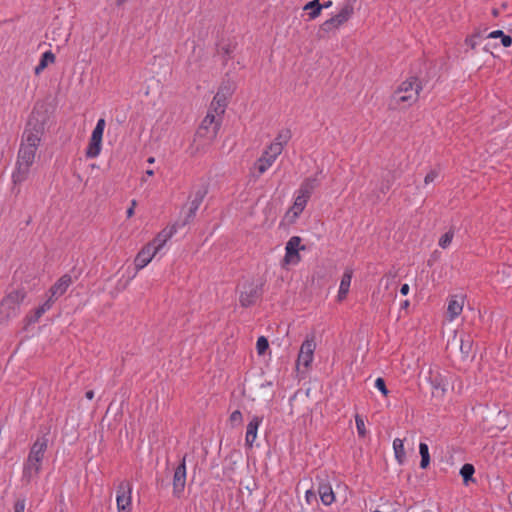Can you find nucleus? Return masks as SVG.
I'll return each instance as SVG.
<instances>
[{
    "label": "nucleus",
    "mask_w": 512,
    "mask_h": 512,
    "mask_svg": "<svg viewBox=\"0 0 512 512\" xmlns=\"http://www.w3.org/2000/svg\"><path fill=\"white\" fill-rule=\"evenodd\" d=\"M422 83L417 77H410L401 82L389 98L390 110L406 109L418 101Z\"/></svg>",
    "instance_id": "f257e3e1"
},
{
    "label": "nucleus",
    "mask_w": 512,
    "mask_h": 512,
    "mask_svg": "<svg viewBox=\"0 0 512 512\" xmlns=\"http://www.w3.org/2000/svg\"><path fill=\"white\" fill-rule=\"evenodd\" d=\"M47 435L38 437L30 448L28 457L24 463L22 480L30 483L41 471L42 461L48 447Z\"/></svg>",
    "instance_id": "f03ea898"
},
{
    "label": "nucleus",
    "mask_w": 512,
    "mask_h": 512,
    "mask_svg": "<svg viewBox=\"0 0 512 512\" xmlns=\"http://www.w3.org/2000/svg\"><path fill=\"white\" fill-rule=\"evenodd\" d=\"M356 2L357 0H344L339 11L320 25L317 38L325 39L331 34H336L340 27L353 17Z\"/></svg>",
    "instance_id": "7ed1b4c3"
},
{
    "label": "nucleus",
    "mask_w": 512,
    "mask_h": 512,
    "mask_svg": "<svg viewBox=\"0 0 512 512\" xmlns=\"http://www.w3.org/2000/svg\"><path fill=\"white\" fill-rule=\"evenodd\" d=\"M27 296L25 288L20 287L8 292L0 301V323L9 321L20 314V307Z\"/></svg>",
    "instance_id": "20e7f679"
},
{
    "label": "nucleus",
    "mask_w": 512,
    "mask_h": 512,
    "mask_svg": "<svg viewBox=\"0 0 512 512\" xmlns=\"http://www.w3.org/2000/svg\"><path fill=\"white\" fill-rule=\"evenodd\" d=\"M36 152L37 149L35 148L20 145L16 169L12 174L14 184H20L27 179L30 167L34 163Z\"/></svg>",
    "instance_id": "39448f33"
},
{
    "label": "nucleus",
    "mask_w": 512,
    "mask_h": 512,
    "mask_svg": "<svg viewBox=\"0 0 512 512\" xmlns=\"http://www.w3.org/2000/svg\"><path fill=\"white\" fill-rule=\"evenodd\" d=\"M44 134V122L33 112L22 135L21 144L38 150Z\"/></svg>",
    "instance_id": "423d86ee"
},
{
    "label": "nucleus",
    "mask_w": 512,
    "mask_h": 512,
    "mask_svg": "<svg viewBox=\"0 0 512 512\" xmlns=\"http://www.w3.org/2000/svg\"><path fill=\"white\" fill-rule=\"evenodd\" d=\"M106 126V122L104 118H100L95 128L92 131L89 144L86 148L85 155L87 158H96L100 152L102 147V137L104 133V129Z\"/></svg>",
    "instance_id": "0eeeda50"
},
{
    "label": "nucleus",
    "mask_w": 512,
    "mask_h": 512,
    "mask_svg": "<svg viewBox=\"0 0 512 512\" xmlns=\"http://www.w3.org/2000/svg\"><path fill=\"white\" fill-rule=\"evenodd\" d=\"M263 284L250 282L243 286L240 292L239 302L242 307H250L262 296Z\"/></svg>",
    "instance_id": "6e6552de"
},
{
    "label": "nucleus",
    "mask_w": 512,
    "mask_h": 512,
    "mask_svg": "<svg viewBox=\"0 0 512 512\" xmlns=\"http://www.w3.org/2000/svg\"><path fill=\"white\" fill-rule=\"evenodd\" d=\"M116 503L117 512H131L132 485L129 481H122L117 487Z\"/></svg>",
    "instance_id": "1a4fd4ad"
},
{
    "label": "nucleus",
    "mask_w": 512,
    "mask_h": 512,
    "mask_svg": "<svg viewBox=\"0 0 512 512\" xmlns=\"http://www.w3.org/2000/svg\"><path fill=\"white\" fill-rule=\"evenodd\" d=\"M428 381L432 388V395L437 398L444 397L449 382L447 377L438 368L429 370Z\"/></svg>",
    "instance_id": "9d476101"
},
{
    "label": "nucleus",
    "mask_w": 512,
    "mask_h": 512,
    "mask_svg": "<svg viewBox=\"0 0 512 512\" xmlns=\"http://www.w3.org/2000/svg\"><path fill=\"white\" fill-rule=\"evenodd\" d=\"M186 457L187 455H184L178 466L174 470L173 475V495L176 498H180L184 492L185 485H186Z\"/></svg>",
    "instance_id": "9b49d317"
},
{
    "label": "nucleus",
    "mask_w": 512,
    "mask_h": 512,
    "mask_svg": "<svg viewBox=\"0 0 512 512\" xmlns=\"http://www.w3.org/2000/svg\"><path fill=\"white\" fill-rule=\"evenodd\" d=\"M315 348L314 336L306 337L298 353L297 365H303L305 368H308L313 361Z\"/></svg>",
    "instance_id": "f8f14e48"
},
{
    "label": "nucleus",
    "mask_w": 512,
    "mask_h": 512,
    "mask_svg": "<svg viewBox=\"0 0 512 512\" xmlns=\"http://www.w3.org/2000/svg\"><path fill=\"white\" fill-rule=\"evenodd\" d=\"M316 481L318 483L317 492L319 494L321 502L325 506H329L332 503H334L335 494H334L331 484L327 480V476H324V477L317 476Z\"/></svg>",
    "instance_id": "ddd939ff"
},
{
    "label": "nucleus",
    "mask_w": 512,
    "mask_h": 512,
    "mask_svg": "<svg viewBox=\"0 0 512 512\" xmlns=\"http://www.w3.org/2000/svg\"><path fill=\"white\" fill-rule=\"evenodd\" d=\"M158 250L155 248L154 244L148 243L145 245L136 255L134 259V264L136 271L141 270L145 266H147L153 257L157 254Z\"/></svg>",
    "instance_id": "4468645a"
},
{
    "label": "nucleus",
    "mask_w": 512,
    "mask_h": 512,
    "mask_svg": "<svg viewBox=\"0 0 512 512\" xmlns=\"http://www.w3.org/2000/svg\"><path fill=\"white\" fill-rule=\"evenodd\" d=\"M221 121L222 116L216 115L212 109H209L201 123L200 130H206L211 134V137H215L220 129Z\"/></svg>",
    "instance_id": "2eb2a0df"
},
{
    "label": "nucleus",
    "mask_w": 512,
    "mask_h": 512,
    "mask_svg": "<svg viewBox=\"0 0 512 512\" xmlns=\"http://www.w3.org/2000/svg\"><path fill=\"white\" fill-rule=\"evenodd\" d=\"M301 238L298 236L291 237L286 243L284 261L286 263H297L300 260L299 250L304 249V246L300 247Z\"/></svg>",
    "instance_id": "dca6fc26"
},
{
    "label": "nucleus",
    "mask_w": 512,
    "mask_h": 512,
    "mask_svg": "<svg viewBox=\"0 0 512 512\" xmlns=\"http://www.w3.org/2000/svg\"><path fill=\"white\" fill-rule=\"evenodd\" d=\"M72 284V278L70 275L65 274L61 276L53 286L49 289L50 298L54 301L58 299L60 296H62L69 286Z\"/></svg>",
    "instance_id": "f3484780"
},
{
    "label": "nucleus",
    "mask_w": 512,
    "mask_h": 512,
    "mask_svg": "<svg viewBox=\"0 0 512 512\" xmlns=\"http://www.w3.org/2000/svg\"><path fill=\"white\" fill-rule=\"evenodd\" d=\"M262 421V417L254 416L247 425L245 443L250 448L253 446V443L257 438V431Z\"/></svg>",
    "instance_id": "a211bd4d"
},
{
    "label": "nucleus",
    "mask_w": 512,
    "mask_h": 512,
    "mask_svg": "<svg viewBox=\"0 0 512 512\" xmlns=\"http://www.w3.org/2000/svg\"><path fill=\"white\" fill-rule=\"evenodd\" d=\"M352 276H353L352 268H346L342 275L339 290H338L337 300L339 302L343 301L347 297V294L349 292L350 285H351Z\"/></svg>",
    "instance_id": "6ab92c4d"
},
{
    "label": "nucleus",
    "mask_w": 512,
    "mask_h": 512,
    "mask_svg": "<svg viewBox=\"0 0 512 512\" xmlns=\"http://www.w3.org/2000/svg\"><path fill=\"white\" fill-rule=\"evenodd\" d=\"M460 351L464 359L474 356V341L470 334L461 333L459 336Z\"/></svg>",
    "instance_id": "aec40b11"
},
{
    "label": "nucleus",
    "mask_w": 512,
    "mask_h": 512,
    "mask_svg": "<svg viewBox=\"0 0 512 512\" xmlns=\"http://www.w3.org/2000/svg\"><path fill=\"white\" fill-rule=\"evenodd\" d=\"M204 195H205V193L202 191H197L195 193L194 198L189 203V211L187 213L185 220L181 224L182 226H185L186 224H188L195 217L196 212L199 209V207L204 199Z\"/></svg>",
    "instance_id": "412c9836"
},
{
    "label": "nucleus",
    "mask_w": 512,
    "mask_h": 512,
    "mask_svg": "<svg viewBox=\"0 0 512 512\" xmlns=\"http://www.w3.org/2000/svg\"><path fill=\"white\" fill-rule=\"evenodd\" d=\"M227 106V99L224 93H222V89H220L216 95L214 96L209 109H212L216 115H221L225 113V109Z\"/></svg>",
    "instance_id": "4be33fe9"
},
{
    "label": "nucleus",
    "mask_w": 512,
    "mask_h": 512,
    "mask_svg": "<svg viewBox=\"0 0 512 512\" xmlns=\"http://www.w3.org/2000/svg\"><path fill=\"white\" fill-rule=\"evenodd\" d=\"M177 226L173 225L170 228L163 229L156 238L151 242V244H154L155 248L159 251L166 242L176 233Z\"/></svg>",
    "instance_id": "5701e85b"
},
{
    "label": "nucleus",
    "mask_w": 512,
    "mask_h": 512,
    "mask_svg": "<svg viewBox=\"0 0 512 512\" xmlns=\"http://www.w3.org/2000/svg\"><path fill=\"white\" fill-rule=\"evenodd\" d=\"M320 185L318 174L306 178L300 185V193H304L306 197H311L314 190Z\"/></svg>",
    "instance_id": "b1692460"
},
{
    "label": "nucleus",
    "mask_w": 512,
    "mask_h": 512,
    "mask_svg": "<svg viewBox=\"0 0 512 512\" xmlns=\"http://www.w3.org/2000/svg\"><path fill=\"white\" fill-rule=\"evenodd\" d=\"M464 301L462 298L452 297L448 302L447 314L450 321L458 317L463 310Z\"/></svg>",
    "instance_id": "393cba45"
},
{
    "label": "nucleus",
    "mask_w": 512,
    "mask_h": 512,
    "mask_svg": "<svg viewBox=\"0 0 512 512\" xmlns=\"http://www.w3.org/2000/svg\"><path fill=\"white\" fill-rule=\"evenodd\" d=\"M275 158L266 155V152H263L262 156L256 162V168L259 174L265 173L275 162Z\"/></svg>",
    "instance_id": "a878e982"
},
{
    "label": "nucleus",
    "mask_w": 512,
    "mask_h": 512,
    "mask_svg": "<svg viewBox=\"0 0 512 512\" xmlns=\"http://www.w3.org/2000/svg\"><path fill=\"white\" fill-rule=\"evenodd\" d=\"M297 193L298 194H297V196L294 200V204L292 206V211L294 213V216H298L300 213H302V211L306 207L307 202L310 198V197H306L304 193H300L299 190Z\"/></svg>",
    "instance_id": "bb28decb"
},
{
    "label": "nucleus",
    "mask_w": 512,
    "mask_h": 512,
    "mask_svg": "<svg viewBox=\"0 0 512 512\" xmlns=\"http://www.w3.org/2000/svg\"><path fill=\"white\" fill-rule=\"evenodd\" d=\"M53 303L54 300L49 297L42 305L35 309L34 315L30 318L29 321L33 323L38 322L41 316L52 308Z\"/></svg>",
    "instance_id": "cd10ccee"
},
{
    "label": "nucleus",
    "mask_w": 512,
    "mask_h": 512,
    "mask_svg": "<svg viewBox=\"0 0 512 512\" xmlns=\"http://www.w3.org/2000/svg\"><path fill=\"white\" fill-rule=\"evenodd\" d=\"M393 449H394L396 460L398 461L399 464H402L406 458L403 440H401L399 438L394 439Z\"/></svg>",
    "instance_id": "c85d7f7f"
},
{
    "label": "nucleus",
    "mask_w": 512,
    "mask_h": 512,
    "mask_svg": "<svg viewBox=\"0 0 512 512\" xmlns=\"http://www.w3.org/2000/svg\"><path fill=\"white\" fill-rule=\"evenodd\" d=\"M303 9L309 11V18L313 20L316 19L321 14L322 6H320L318 0H313L308 2Z\"/></svg>",
    "instance_id": "c756f323"
},
{
    "label": "nucleus",
    "mask_w": 512,
    "mask_h": 512,
    "mask_svg": "<svg viewBox=\"0 0 512 512\" xmlns=\"http://www.w3.org/2000/svg\"><path fill=\"white\" fill-rule=\"evenodd\" d=\"M475 468L472 464L466 463L460 469V475L462 476L463 482L467 485L470 481L474 482L473 475Z\"/></svg>",
    "instance_id": "7c9ffc66"
},
{
    "label": "nucleus",
    "mask_w": 512,
    "mask_h": 512,
    "mask_svg": "<svg viewBox=\"0 0 512 512\" xmlns=\"http://www.w3.org/2000/svg\"><path fill=\"white\" fill-rule=\"evenodd\" d=\"M419 453L421 456L420 467L425 469L430 463L429 448L426 443L421 442L419 445Z\"/></svg>",
    "instance_id": "2f4dec72"
},
{
    "label": "nucleus",
    "mask_w": 512,
    "mask_h": 512,
    "mask_svg": "<svg viewBox=\"0 0 512 512\" xmlns=\"http://www.w3.org/2000/svg\"><path fill=\"white\" fill-rule=\"evenodd\" d=\"M290 138H291V131L289 129H283V130L279 131V133L277 134V136L273 142L280 144V146H282V148H284V146L288 143Z\"/></svg>",
    "instance_id": "473e14b6"
},
{
    "label": "nucleus",
    "mask_w": 512,
    "mask_h": 512,
    "mask_svg": "<svg viewBox=\"0 0 512 512\" xmlns=\"http://www.w3.org/2000/svg\"><path fill=\"white\" fill-rule=\"evenodd\" d=\"M453 237H454V230L453 229H450L449 231H447L445 234H443L440 239H439V242H438V245L442 248V249H446L450 246L452 240H453Z\"/></svg>",
    "instance_id": "72a5a7b5"
},
{
    "label": "nucleus",
    "mask_w": 512,
    "mask_h": 512,
    "mask_svg": "<svg viewBox=\"0 0 512 512\" xmlns=\"http://www.w3.org/2000/svg\"><path fill=\"white\" fill-rule=\"evenodd\" d=\"M282 151H283V148H282V146H280V144L272 142L265 149L264 152H266V155L274 157L275 159H277V157L282 153Z\"/></svg>",
    "instance_id": "f704fd0d"
},
{
    "label": "nucleus",
    "mask_w": 512,
    "mask_h": 512,
    "mask_svg": "<svg viewBox=\"0 0 512 512\" xmlns=\"http://www.w3.org/2000/svg\"><path fill=\"white\" fill-rule=\"evenodd\" d=\"M268 347H269V342H268L267 338L264 336H260L256 342V349H257L258 354L259 355L264 354L265 351L268 349Z\"/></svg>",
    "instance_id": "c9c22d12"
},
{
    "label": "nucleus",
    "mask_w": 512,
    "mask_h": 512,
    "mask_svg": "<svg viewBox=\"0 0 512 512\" xmlns=\"http://www.w3.org/2000/svg\"><path fill=\"white\" fill-rule=\"evenodd\" d=\"M55 62V55L51 51H46L42 54L39 64L43 67H47L49 64Z\"/></svg>",
    "instance_id": "e433bc0d"
},
{
    "label": "nucleus",
    "mask_w": 512,
    "mask_h": 512,
    "mask_svg": "<svg viewBox=\"0 0 512 512\" xmlns=\"http://www.w3.org/2000/svg\"><path fill=\"white\" fill-rule=\"evenodd\" d=\"M355 423H356V428H357L358 435L360 437H365V435H366V428H365L364 420L361 418V416H359V415L355 416Z\"/></svg>",
    "instance_id": "4c0bfd02"
},
{
    "label": "nucleus",
    "mask_w": 512,
    "mask_h": 512,
    "mask_svg": "<svg viewBox=\"0 0 512 512\" xmlns=\"http://www.w3.org/2000/svg\"><path fill=\"white\" fill-rule=\"evenodd\" d=\"M481 34L480 32L474 33L473 35L467 37L465 39L466 45H468L471 49H475L478 45L477 38H480Z\"/></svg>",
    "instance_id": "58836bf2"
},
{
    "label": "nucleus",
    "mask_w": 512,
    "mask_h": 512,
    "mask_svg": "<svg viewBox=\"0 0 512 512\" xmlns=\"http://www.w3.org/2000/svg\"><path fill=\"white\" fill-rule=\"evenodd\" d=\"M375 387L384 395L387 396L389 391L386 387L385 381L383 378L379 377L375 381Z\"/></svg>",
    "instance_id": "ea45409f"
},
{
    "label": "nucleus",
    "mask_w": 512,
    "mask_h": 512,
    "mask_svg": "<svg viewBox=\"0 0 512 512\" xmlns=\"http://www.w3.org/2000/svg\"><path fill=\"white\" fill-rule=\"evenodd\" d=\"M438 171L437 170H431L427 173V175L424 178V182L426 185L434 182V180L438 177Z\"/></svg>",
    "instance_id": "a19ab883"
},
{
    "label": "nucleus",
    "mask_w": 512,
    "mask_h": 512,
    "mask_svg": "<svg viewBox=\"0 0 512 512\" xmlns=\"http://www.w3.org/2000/svg\"><path fill=\"white\" fill-rule=\"evenodd\" d=\"M25 507H26V500L24 498H20L14 504V512H24Z\"/></svg>",
    "instance_id": "79ce46f5"
},
{
    "label": "nucleus",
    "mask_w": 512,
    "mask_h": 512,
    "mask_svg": "<svg viewBox=\"0 0 512 512\" xmlns=\"http://www.w3.org/2000/svg\"><path fill=\"white\" fill-rule=\"evenodd\" d=\"M230 422L235 423H241L242 422V413L239 410H235L230 415Z\"/></svg>",
    "instance_id": "37998d69"
},
{
    "label": "nucleus",
    "mask_w": 512,
    "mask_h": 512,
    "mask_svg": "<svg viewBox=\"0 0 512 512\" xmlns=\"http://www.w3.org/2000/svg\"><path fill=\"white\" fill-rule=\"evenodd\" d=\"M305 499L308 504L317 501L316 493L313 490H307L305 493Z\"/></svg>",
    "instance_id": "c03bdc74"
},
{
    "label": "nucleus",
    "mask_w": 512,
    "mask_h": 512,
    "mask_svg": "<svg viewBox=\"0 0 512 512\" xmlns=\"http://www.w3.org/2000/svg\"><path fill=\"white\" fill-rule=\"evenodd\" d=\"M501 43L504 47H510L512 45V38L509 35H505L501 37Z\"/></svg>",
    "instance_id": "a18cd8bd"
},
{
    "label": "nucleus",
    "mask_w": 512,
    "mask_h": 512,
    "mask_svg": "<svg viewBox=\"0 0 512 512\" xmlns=\"http://www.w3.org/2000/svg\"><path fill=\"white\" fill-rule=\"evenodd\" d=\"M502 36H504L503 31L495 30V31L490 32L488 34L487 38L496 39V38H501Z\"/></svg>",
    "instance_id": "49530a36"
},
{
    "label": "nucleus",
    "mask_w": 512,
    "mask_h": 512,
    "mask_svg": "<svg viewBox=\"0 0 512 512\" xmlns=\"http://www.w3.org/2000/svg\"><path fill=\"white\" fill-rule=\"evenodd\" d=\"M136 205H137V202L135 199H133L131 201V206L127 209V212H126L128 218H130L134 215V209H135Z\"/></svg>",
    "instance_id": "de8ad7c7"
},
{
    "label": "nucleus",
    "mask_w": 512,
    "mask_h": 512,
    "mask_svg": "<svg viewBox=\"0 0 512 512\" xmlns=\"http://www.w3.org/2000/svg\"><path fill=\"white\" fill-rule=\"evenodd\" d=\"M409 289H410V288H409V285H408V284H403V285L401 286V288H400V293H401L402 295H407V294H408V292H409Z\"/></svg>",
    "instance_id": "09e8293b"
},
{
    "label": "nucleus",
    "mask_w": 512,
    "mask_h": 512,
    "mask_svg": "<svg viewBox=\"0 0 512 512\" xmlns=\"http://www.w3.org/2000/svg\"><path fill=\"white\" fill-rule=\"evenodd\" d=\"M44 69H45V67H43L41 64L38 63V65L35 67L34 72L36 75H39Z\"/></svg>",
    "instance_id": "8fccbe9b"
},
{
    "label": "nucleus",
    "mask_w": 512,
    "mask_h": 512,
    "mask_svg": "<svg viewBox=\"0 0 512 512\" xmlns=\"http://www.w3.org/2000/svg\"><path fill=\"white\" fill-rule=\"evenodd\" d=\"M85 397L88 399V400H92L94 398V391L93 390H89L85 393Z\"/></svg>",
    "instance_id": "3c124183"
},
{
    "label": "nucleus",
    "mask_w": 512,
    "mask_h": 512,
    "mask_svg": "<svg viewBox=\"0 0 512 512\" xmlns=\"http://www.w3.org/2000/svg\"><path fill=\"white\" fill-rule=\"evenodd\" d=\"M390 187H391V183H390V181H388L385 186L381 187L382 193H386L390 189Z\"/></svg>",
    "instance_id": "603ef678"
},
{
    "label": "nucleus",
    "mask_w": 512,
    "mask_h": 512,
    "mask_svg": "<svg viewBox=\"0 0 512 512\" xmlns=\"http://www.w3.org/2000/svg\"><path fill=\"white\" fill-rule=\"evenodd\" d=\"M331 5H332V1H327V2H324L323 4H320V6H322V9L329 8Z\"/></svg>",
    "instance_id": "864d4df0"
},
{
    "label": "nucleus",
    "mask_w": 512,
    "mask_h": 512,
    "mask_svg": "<svg viewBox=\"0 0 512 512\" xmlns=\"http://www.w3.org/2000/svg\"><path fill=\"white\" fill-rule=\"evenodd\" d=\"M492 15H493L494 17H497V16L499 15V10H498V9H496V8H494V9L492 10Z\"/></svg>",
    "instance_id": "5fc2aeb1"
},
{
    "label": "nucleus",
    "mask_w": 512,
    "mask_h": 512,
    "mask_svg": "<svg viewBox=\"0 0 512 512\" xmlns=\"http://www.w3.org/2000/svg\"><path fill=\"white\" fill-rule=\"evenodd\" d=\"M147 162H148L149 164H153V163L155 162V158H154V157H149V158H148V160H147Z\"/></svg>",
    "instance_id": "6e6d98bb"
},
{
    "label": "nucleus",
    "mask_w": 512,
    "mask_h": 512,
    "mask_svg": "<svg viewBox=\"0 0 512 512\" xmlns=\"http://www.w3.org/2000/svg\"><path fill=\"white\" fill-rule=\"evenodd\" d=\"M146 174H147L148 176H153V175H154V171H153L152 169L147 170V171H146Z\"/></svg>",
    "instance_id": "4d7b16f0"
},
{
    "label": "nucleus",
    "mask_w": 512,
    "mask_h": 512,
    "mask_svg": "<svg viewBox=\"0 0 512 512\" xmlns=\"http://www.w3.org/2000/svg\"><path fill=\"white\" fill-rule=\"evenodd\" d=\"M409 306V301L408 300H405L402 304V307L406 308Z\"/></svg>",
    "instance_id": "13d9d810"
},
{
    "label": "nucleus",
    "mask_w": 512,
    "mask_h": 512,
    "mask_svg": "<svg viewBox=\"0 0 512 512\" xmlns=\"http://www.w3.org/2000/svg\"><path fill=\"white\" fill-rule=\"evenodd\" d=\"M374 512H381L380 510H375Z\"/></svg>",
    "instance_id": "bf43d9fd"
}]
</instances>
